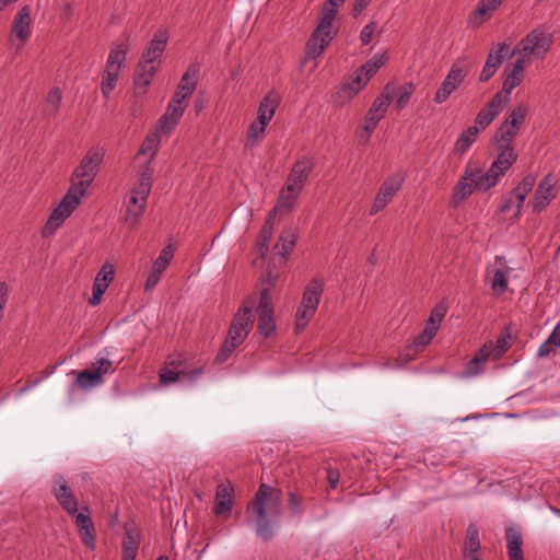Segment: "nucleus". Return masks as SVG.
<instances>
[{"label":"nucleus","mask_w":560,"mask_h":560,"mask_svg":"<svg viewBox=\"0 0 560 560\" xmlns=\"http://www.w3.org/2000/svg\"><path fill=\"white\" fill-rule=\"evenodd\" d=\"M140 546V533L132 527H125L121 542L122 560H135Z\"/></svg>","instance_id":"nucleus-30"},{"label":"nucleus","mask_w":560,"mask_h":560,"mask_svg":"<svg viewBox=\"0 0 560 560\" xmlns=\"http://www.w3.org/2000/svg\"><path fill=\"white\" fill-rule=\"evenodd\" d=\"M302 191L294 188L293 191L287 190V185L282 188L277 205L269 211L270 214L276 217L278 213L291 212L296 198Z\"/></svg>","instance_id":"nucleus-37"},{"label":"nucleus","mask_w":560,"mask_h":560,"mask_svg":"<svg viewBox=\"0 0 560 560\" xmlns=\"http://www.w3.org/2000/svg\"><path fill=\"white\" fill-rule=\"evenodd\" d=\"M525 69V60L516 59L512 66L511 71L506 74L502 91L509 96L512 91L518 86L523 80V72Z\"/></svg>","instance_id":"nucleus-36"},{"label":"nucleus","mask_w":560,"mask_h":560,"mask_svg":"<svg viewBox=\"0 0 560 560\" xmlns=\"http://www.w3.org/2000/svg\"><path fill=\"white\" fill-rule=\"evenodd\" d=\"M88 370L98 373L100 377L103 378L104 375L114 373L116 368L112 360L104 357H96L94 361L91 362Z\"/></svg>","instance_id":"nucleus-49"},{"label":"nucleus","mask_w":560,"mask_h":560,"mask_svg":"<svg viewBox=\"0 0 560 560\" xmlns=\"http://www.w3.org/2000/svg\"><path fill=\"white\" fill-rule=\"evenodd\" d=\"M401 185H402V178L398 175H394V176L386 178L383 182V184L373 201V205L370 210V214L375 215L381 210H383L392 201V199L395 197V195L399 191V189L401 188Z\"/></svg>","instance_id":"nucleus-14"},{"label":"nucleus","mask_w":560,"mask_h":560,"mask_svg":"<svg viewBox=\"0 0 560 560\" xmlns=\"http://www.w3.org/2000/svg\"><path fill=\"white\" fill-rule=\"evenodd\" d=\"M119 78V71L105 68L103 72L101 91L105 98L109 97V94L115 89L117 80Z\"/></svg>","instance_id":"nucleus-44"},{"label":"nucleus","mask_w":560,"mask_h":560,"mask_svg":"<svg viewBox=\"0 0 560 560\" xmlns=\"http://www.w3.org/2000/svg\"><path fill=\"white\" fill-rule=\"evenodd\" d=\"M103 159V149L89 150L72 173L70 188L85 197L88 188L98 173Z\"/></svg>","instance_id":"nucleus-4"},{"label":"nucleus","mask_w":560,"mask_h":560,"mask_svg":"<svg viewBox=\"0 0 560 560\" xmlns=\"http://www.w3.org/2000/svg\"><path fill=\"white\" fill-rule=\"evenodd\" d=\"M282 491L261 483L246 509L247 521L255 526L257 536L270 540L281 514Z\"/></svg>","instance_id":"nucleus-1"},{"label":"nucleus","mask_w":560,"mask_h":560,"mask_svg":"<svg viewBox=\"0 0 560 560\" xmlns=\"http://www.w3.org/2000/svg\"><path fill=\"white\" fill-rule=\"evenodd\" d=\"M168 40V33L165 28H160L155 32L153 38L148 44L147 48L142 52L141 61L155 65L160 63L161 57L165 50Z\"/></svg>","instance_id":"nucleus-20"},{"label":"nucleus","mask_w":560,"mask_h":560,"mask_svg":"<svg viewBox=\"0 0 560 560\" xmlns=\"http://www.w3.org/2000/svg\"><path fill=\"white\" fill-rule=\"evenodd\" d=\"M556 197L555 179L547 175L537 187L533 201V209L540 212Z\"/></svg>","instance_id":"nucleus-25"},{"label":"nucleus","mask_w":560,"mask_h":560,"mask_svg":"<svg viewBox=\"0 0 560 560\" xmlns=\"http://www.w3.org/2000/svg\"><path fill=\"white\" fill-rule=\"evenodd\" d=\"M470 70L471 63L465 57L456 59L453 62L441 86L436 91L434 95V102L438 104L444 103L450 97V95L463 83Z\"/></svg>","instance_id":"nucleus-10"},{"label":"nucleus","mask_w":560,"mask_h":560,"mask_svg":"<svg viewBox=\"0 0 560 560\" xmlns=\"http://www.w3.org/2000/svg\"><path fill=\"white\" fill-rule=\"evenodd\" d=\"M153 182V171L148 165L140 174L138 182L130 191L126 205L125 222L129 226H136L143 215L148 197L151 192Z\"/></svg>","instance_id":"nucleus-3"},{"label":"nucleus","mask_w":560,"mask_h":560,"mask_svg":"<svg viewBox=\"0 0 560 560\" xmlns=\"http://www.w3.org/2000/svg\"><path fill=\"white\" fill-rule=\"evenodd\" d=\"M72 516L74 517L82 542L86 548L94 550L96 547V534L94 524L89 515L88 506H83L81 512H77Z\"/></svg>","instance_id":"nucleus-17"},{"label":"nucleus","mask_w":560,"mask_h":560,"mask_svg":"<svg viewBox=\"0 0 560 560\" xmlns=\"http://www.w3.org/2000/svg\"><path fill=\"white\" fill-rule=\"evenodd\" d=\"M495 264H499L500 268H498L493 272L491 289L497 294L500 295V294H503L508 290V279H506V276H508L509 269L506 271H504L502 269V267L505 265V261H504L503 257H499L498 256L495 258Z\"/></svg>","instance_id":"nucleus-39"},{"label":"nucleus","mask_w":560,"mask_h":560,"mask_svg":"<svg viewBox=\"0 0 560 560\" xmlns=\"http://www.w3.org/2000/svg\"><path fill=\"white\" fill-rule=\"evenodd\" d=\"M446 314V308L443 305H436L429 317L428 325L436 327L439 329V325L442 322Z\"/></svg>","instance_id":"nucleus-59"},{"label":"nucleus","mask_w":560,"mask_h":560,"mask_svg":"<svg viewBox=\"0 0 560 560\" xmlns=\"http://www.w3.org/2000/svg\"><path fill=\"white\" fill-rule=\"evenodd\" d=\"M386 61L387 56L385 52L375 54L370 60L363 63L359 70L363 72L368 79H371L378 71V69L386 63Z\"/></svg>","instance_id":"nucleus-42"},{"label":"nucleus","mask_w":560,"mask_h":560,"mask_svg":"<svg viewBox=\"0 0 560 560\" xmlns=\"http://www.w3.org/2000/svg\"><path fill=\"white\" fill-rule=\"evenodd\" d=\"M506 549L509 560H524L523 555V537L518 528L508 526L505 528Z\"/></svg>","instance_id":"nucleus-29"},{"label":"nucleus","mask_w":560,"mask_h":560,"mask_svg":"<svg viewBox=\"0 0 560 560\" xmlns=\"http://www.w3.org/2000/svg\"><path fill=\"white\" fill-rule=\"evenodd\" d=\"M200 71L198 63L189 65L188 69L183 74L180 82L176 89L175 95L172 100H177L187 105V102L194 93L197 85V78Z\"/></svg>","instance_id":"nucleus-18"},{"label":"nucleus","mask_w":560,"mask_h":560,"mask_svg":"<svg viewBox=\"0 0 560 560\" xmlns=\"http://www.w3.org/2000/svg\"><path fill=\"white\" fill-rule=\"evenodd\" d=\"M31 36V7L24 5L22 7L16 15L14 16L10 40L14 43L15 39L19 40L16 45L18 49H21L26 40Z\"/></svg>","instance_id":"nucleus-16"},{"label":"nucleus","mask_w":560,"mask_h":560,"mask_svg":"<svg viewBox=\"0 0 560 560\" xmlns=\"http://www.w3.org/2000/svg\"><path fill=\"white\" fill-rule=\"evenodd\" d=\"M495 351L491 343L485 345L479 351L475 354L478 359L482 360L485 363L489 360L490 357H493Z\"/></svg>","instance_id":"nucleus-62"},{"label":"nucleus","mask_w":560,"mask_h":560,"mask_svg":"<svg viewBox=\"0 0 560 560\" xmlns=\"http://www.w3.org/2000/svg\"><path fill=\"white\" fill-rule=\"evenodd\" d=\"M536 177L534 175H527L523 178L522 183L517 186L522 190V192L528 194L532 191L533 187L535 186Z\"/></svg>","instance_id":"nucleus-63"},{"label":"nucleus","mask_w":560,"mask_h":560,"mask_svg":"<svg viewBox=\"0 0 560 560\" xmlns=\"http://www.w3.org/2000/svg\"><path fill=\"white\" fill-rule=\"evenodd\" d=\"M52 493L69 515H74L78 512V501L62 476H58L55 479Z\"/></svg>","instance_id":"nucleus-19"},{"label":"nucleus","mask_w":560,"mask_h":560,"mask_svg":"<svg viewBox=\"0 0 560 560\" xmlns=\"http://www.w3.org/2000/svg\"><path fill=\"white\" fill-rule=\"evenodd\" d=\"M72 373L75 374V383L81 389L94 388L104 383V378L100 377L98 373L88 369L80 372L73 371Z\"/></svg>","instance_id":"nucleus-38"},{"label":"nucleus","mask_w":560,"mask_h":560,"mask_svg":"<svg viewBox=\"0 0 560 560\" xmlns=\"http://www.w3.org/2000/svg\"><path fill=\"white\" fill-rule=\"evenodd\" d=\"M503 0H480L469 16V22L474 26H480L490 16L491 12L497 10Z\"/></svg>","instance_id":"nucleus-31"},{"label":"nucleus","mask_w":560,"mask_h":560,"mask_svg":"<svg viewBox=\"0 0 560 560\" xmlns=\"http://www.w3.org/2000/svg\"><path fill=\"white\" fill-rule=\"evenodd\" d=\"M485 362L478 359L476 355L466 364V369L464 371L465 377H475L483 372Z\"/></svg>","instance_id":"nucleus-54"},{"label":"nucleus","mask_w":560,"mask_h":560,"mask_svg":"<svg viewBox=\"0 0 560 560\" xmlns=\"http://www.w3.org/2000/svg\"><path fill=\"white\" fill-rule=\"evenodd\" d=\"M497 159L492 162L490 168L485 173V183L487 186H495L499 179L510 170L516 162L517 153L512 144L497 142Z\"/></svg>","instance_id":"nucleus-11"},{"label":"nucleus","mask_w":560,"mask_h":560,"mask_svg":"<svg viewBox=\"0 0 560 560\" xmlns=\"http://www.w3.org/2000/svg\"><path fill=\"white\" fill-rule=\"evenodd\" d=\"M395 85L386 84L382 93L373 101V104L364 118V125L357 130V137L364 143L370 140L374 129L377 127L380 120L385 116L387 108L394 100Z\"/></svg>","instance_id":"nucleus-5"},{"label":"nucleus","mask_w":560,"mask_h":560,"mask_svg":"<svg viewBox=\"0 0 560 560\" xmlns=\"http://www.w3.org/2000/svg\"><path fill=\"white\" fill-rule=\"evenodd\" d=\"M258 331L268 338L276 329L273 306L270 296V288H264L260 292L259 305H258Z\"/></svg>","instance_id":"nucleus-12"},{"label":"nucleus","mask_w":560,"mask_h":560,"mask_svg":"<svg viewBox=\"0 0 560 560\" xmlns=\"http://www.w3.org/2000/svg\"><path fill=\"white\" fill-rule=\"evenodd\" d=\"M186 106V104H183L177 100H172L168 103L165 114L159 120L160 129L164 133H170L174 130L182 118Z\"/></svg>","instance_id":"nucleus-26"},{"label":"nucleus","mask_w":560,"mask_h":560,"mask_svg":"<svg viewBox=\"0 0 560 560\" xmlns=\"http://www.w3.org/2000/svg\"><path fill=\"white\" fill-rule=\"evenodd\" d=\"M233 487L231 483H220L217 486L215 502L213 513L215 515H223L231 512L233 506Z\"/></svg>","instance_id":"nucleus-28"},{"label":"nucleus","mask_w":560,"mask_h":560,"mask_svg":"<svg viewBox=\"0 0 560 560\" xmlns=\"http://www.w3.org/2000/svg\"><path fill=\"white\" fill-rule=\"evenodd\" d=\"M275 218L272 214L268 213V217L259 232L256 249L261 259L265 258L269 250V243L275 228Z\"/></svg>","instance_id":"nucleus-35"},{"label":"nucleus","mask_w":560,"mask_h":560,"mask_svg":"<svg viewBox=\"0 0 560 560\" xmlns=\"http://www.w3.org/2000/svg\"><path fill=\"white\" fill-rule=\"evenodd\" d=\"M114 266L109 262H105L98 273L95 277L93 283V294L89 300L90 305L96 306L101 303L102 296L114 280Z\"/></svg>","instance_id":"nucleus-21"},{"label":"nucleus","mask_w":560,"mask_h":560,"mask_svg":"<svg viewBox=\"0 0 560 560\" xmlns=\"http://www.w3.org/2000/svg\"><path fill=\"white\" fill-rule=\"evenodd\" d=\"M313 168H314V162L311 158L304 156V158L298 160L293 164V166L287 177V182H285L287 190L293 191L295 188V189L302 191L304 184L308 179Z\"/></svg>","instance_id":"nucleus-15"},{"label":"nucleus","mask_w":560,"mask_h":560,"mask_svg":"<svg viewBox=\"0 0 560 560\" xmlns=\"http://www.w3.org/2000/svg\"><path fill=\"white\" fill-rule=\"evenodd\" d=\"M254 307L255 299H247L244 302V304L238 308L230 325L235 329L248 335L254 325Z\"/></svg>","instance_id":"nucleus-24"},{"label":"nucleus","mask_w":560,"mask_h":560,"mask_svg":"<svg viewBox=\"0 0 560 560\" xmlns=\"http://www.w3.org/2000/svg\"><path fill=\"white\" fill-rule=\"evenodd\" d=\"M510 334L501 335L495 342V346L493 347L495 354L493 355V359H498L510 348Z\"/></svg>","instance_id":"nucleus-60"},{"label":"nucleus","mask_w":560,"mask_h":560,"mask_svg":"<svg viewBox=\"0 0 560 560\" xmlns=\"http://www.w3.org/2000/svg\"><path fill=\"white\" fill-rule=\"evenodd\" d=\"M298 240V234L292 228L284 229L278 243L275 245L273 250L276 255H280L282 260H285L288 255L292 252Z\"/></svg>","instance_id":"nucleus-34"},{"label":"nucleus","mask_w":560,"mask_h":560,"mask_svg":"<svg viewBox=\"0 0 560 560\" xmlns=\"http://www.w3.org/2000/svg\"><path fill=\"white\" fill-rule=\"evenodd\" d=\"M511 57H513V54L508 44L500 43L494 46L490 50L486 63L479 74V81L488 82L495 74L503 61Z\"/></svg>","instance_id":"nucleus-13"},{"label":"nucleus","mask_w":560,"mask_h":560,"mask_svg":"<svg viewBox=\"0 0 560 560\" xmlns=\"http://www.w3.org/2000/svg\"><path fill=\"white\" fill-rule=\"evenodd\" d=\"M324 282L320 278L312 279L306 285L302 301L295 314V330H303L313 318L320 302Z\"/></svg>","instance_id":"nucleus-8"},{"label":"nucleus","mask_w":560,"mask_h":560,"mask_svg":"<svg viewBox=\"0 0 560 560\" xmlns=\"http://www.w3.org/2000/svg\"><path fill=\"white\" fill-rule=\"evenodd\" d=\"M479 133V128L477 126H470L465 130L457 139L455 143V151L458 153L466 152L469 147L476 141L477 136Z\"/></svg>","instance_id":"nucleus-41"},{"label":"nucleus","mask_w":560,"mask_h":560,"mask_svg":"<svg viewBox=\"0 0 560 560\" xmlns=\"http://www.w3.org/2000/svg\"><path fill=\"white\" fill-rule=\"evenodd\" d=\"M288 509L292 515H300L303 513V497L296 492H289Z\"/></svg>","instance_id":"nucleus-55"},{"label":"nucleus","mask_w":560,"mask_h":560,"mask_svg":"<svg viewBox=\"0 0 560 560\" xmlns=\"http://www.w3.org/2000/svg\"><path fill=\"white\" fill-rule=\"evenodd\" d=\"M62 100V94L59 88H52L49 90L45 104H44V114L45 116L51 118L55 117L60 109Z\"/></svg>","instance_id":"nucleus-40"},{"label":"nucleus","mask_w":560,"mask_h":560,"mask_svg":"<svg viewBox=\"0 0 560 560\" xmlns=\"http://www.w3.org/2000/svg\"><path fill=\"white\" fill-rule=\"evenodd\" d=\"M279 105V97L277 94L269 92L259 103L257 114L268 116L272 118L275 116L276 109Z\"/></svg>","instance_id":"nucleus-45"},{"label":"nucleus","mask_w":560,"mask_h":560,"mask_svg":"<svg viewBox=\"0 0 560 560\" xmlns=\"http://www.w3.org/2000/svg\"><path fill=\"white\" fill-rule=\"evenodd\" d=\"M436 327L427 324L424 329L415 338L413 347L418 348L429 345L436 335Z\"/></svg>","instance_id":"nucleus-51"},{"label":"nucleus","mask_w":560,"mask_h":560,"mask_svg":"<svg viewBox=\"0 0 560 560\" xmlns=\"http://www.w3.org/2000/svg\"><path fill=\"white\" fill-rule=\"evenodd\" d=\"M480 550L479 532L475 525H469L466 530L464 555L474 553Z\"/></svg>","instance_id":"nucleus-46"},{"label":"nucleus","mask_w":560,"mask_h":560,"mask_svg":"<svg viewBox=\"0 0 560 560\" xmlns=\"http://www.w3.org/2000/svg\"><path fill=\"white\" fill-rule=\"evenodd\" d=\"M345 0H328L324 3L316 28L305 44L303 63L318 58L338 34V27L334 25L337 9Z\"/></svg>","instance_id":"nucleus-2"},{"label":"nucleus","mask_w":560,"mask_h":560,"mask_svg":"<svg viewBox=\"0 0 560 560\" xmlns=\"http://www.w3.org/2000/svg\"><path fill=\"white\" fill-rule=\"evenodd\" d=\"M485 173L477 163L469 162L464 174L453 188L452 202L457 206L467 199L475 190L487 191L493 186H485Z\"/></svg>","instance_id":"nucleus-6"},{"label":"nucleus","mask_w":560,"mask_h":560,"mask_svg":"<svg viewBox=\"0 0 560 560\" xmlns=\"http://www.w3.org/2000/svg\"><path fill=\"white\" fill-rule=\"evenodd\" d=\"M526 196V192H522L520 188L515 187L511 192L510 199L502 206L501 211H509L513 207L514 201L517 211H520Z\"/></svg>","instance_id":"nucleus-53"},{"label":"nucleus","mask_w":560,"mask_h":560,"mask_svg":"<svg viewBox=\"0 0 560 560\" xmlns=\"http://www.w3.org/2000/svg\"><path fill=\"white\" fill-rule=\"evenodd\" d=\"M158 70L156 65H150L143 61H139L136 73H135V86L139 93H144L147 88L150 85L155 72Z\"/></svg>","instance_id":"nucleus-32"},{"label":"nucleus","mask_w":560,"mask_h":560,"mask_svg":"<svg viewBox=\"0 0 560 560\" xmlns=\"http://www.w3.org/2000/svg\"><path fill=\"white\" fill-rule=\"evenodd\" d=\"M203 373V366H198L192 370L182 371V378L187 380L189 382L196 381Z\"/></svg>","instance_id":"nucleus-64"},{"label":"nucleus","mask_w":560,"mask_h":560,"mask_svg":"<svg viewBox=\"0 0 560 560\" xmlns=\"http://www.w3.org/2000/svg\"><path fill=\"white\" fill-rule=\"evenodd\" d=\"M84 196L79 195L75 190L69 187L67 194L63 196L59 205L54 209L46 224L43 228V236L48 237L52 235L58 228L68 219L72 212L79 207Z\"/></svg>","instance_id":"nucleus-9"},{"label":"nucleus","mask_w":560,"mask_h":560,"mask_svg":"<svg viewBox=\"0 0 560 560\" xmlns=\"http://www.w3.org/2000/svg\"><path fill=\"white\" fill-rule=\"evenodd\" d=\"M247 336V334H244L230 325L228 336L215 357V361L218 363H224L231 357L233 351L244 342Z\"/></svg>","instance_id":"nucleus-27"},{"label":"nucleus","mask_w":560,"mask_h":560,"mask_svg":"<svg viewBox=\"0 0 560 560\" xmlns=\"http://www.w3.org/2000/svg\"><path fill=\"white\" fill-rule=\"evenodd\" d=\"M528 108L524 104L516 105L510 115L505 118L504 122L520 131L522 125L525 121Z\"/></svg>","instance_id":"nucleus-43"},{"label":"nucleus","mask_w":560,"mask_h":560,"mask_svg":"<svg viewBox=\"0 0 560 560\" xmlns=\"http://www.w3.org/2000/svg\"><path fill=\"white\" fill-rule=\"evenodd\" d=\"M509 101L510 97L506 94L503 96L502 92H497L487 104L486 108L490 110L494 116H497L503 109L504 105L509 103Z\"/></svg>","instance_id":"nucleus-52"},{"label":"nucleus","mask_w":560,"mask_h":560,"mask_svg":"<svg viewBox=\"0 0 560 560\" xmlns=\"http://www.w3.org/2000/svg\"><path fill=\"white\" fill-rule=\"evenodd\" d=\"M376 27V22L372 21L362 28L360 33V40L362 45H369L371 43L372 37L375 34Z\"/></svg>","instance_id":"nucleus-61"},{"label":"nucleus","mask_w":560,"mask_h":560,"mask_svg":"<svg viewBox=\"0 0 560 560\" xmlns=\"http://www.w3.org/2000/svg\"><path fill=\"white\" fill-rule=\"evenodd\" d=\"M174 256V248L172 245L165 246L160 253L159 257L154 260L152 265V270L150 271L144 289L145 291H151L159 283L160 278L164 270L167 268L171 259Z\"/></svg>","instance_id":"nucleus-23"},{"label":"nucleus","mask_w":560,"mask_h":560,"mask_svg":"<svg viewBox=\"0 0 560 560\" xmlns=\"http://www.w3.org/2000/svg\"><path fill=\"white\" fill-rule=\"evenodd\" d=\"M494 118H495V116L490 110H488L486 107H483L477 114L475 122L478 128L480 127V128L485 129L492 122V120Z\"/></svg>","instance_id":"nucleus-58"},{"label":"nucleus","mask_w":560,"mask_h":560,"mask_svg":"<svg viewBox=\"0 0 560 560\" xmlns=\"http://www.w3.org/2000/svg\"><path fill=\"white\" fill-rule=\"evenodd\" d=\"M265 129L266 128L264 126L259 125L256 121H253L247 131L248 142H252V145H254L264 137Z\"/></svg>","instance_id":"nucleus-57"},{"label":"nucleus","mask_w":560,"mask_h":560,"mask_svg":"<svg viewBox=\"0 0 560 560\" xmlns=\"http://www.w3.org/2000/svg\"><path fill=\"white\" fill-rule=\"evenodd\" d=\"M160 143V136L158 132H152L147 136L144 139L138 154L139 155H149L148 163L155 156L158 147Z\"/></svg>","instance_id":"nucleus-47"},{"label":"nucleus","mask_w":560,"mask_h":560,"mask_svg":"<svg viewBox=\"0 0 560 560\" xmlns=\"http://www.w3.org/2000/svg\"><path fill=\"white\" fill-rule=\"evenodd\" d=\"M415 90L416 85L412 82H407L400 85L398 89L395 86L396 95L394 98L397 97L396 107L398 110L402 109L409 103Z\"/></svg>","instance_id":"nucleus-48"},{"label":"nucleus","mask_w":560,"mask_h":560,"mask_svg":"<svg viewBox=\"0 0 560 560\" xmlns=\"http://www.w3.org/2000/svg\"><path fill=\"white\" fill-rule=\"evenodd\" d=\"M517 133L518 131L515 128L503 121L494 136V140L495 142L512 144Z\"/></svg>","instance_id":"nucleus-50"},{"label":"nucleus","mask_w":560,"mask_h":560,"mask_svg":"<svg viewBox=\"0 0 560 560\" xmlns=\"http://www.w3.org/2000/svg\"><path fill=\"white\" fill-rule=\"evenodd\" d=\"M182 377V371H174L170 368H164L160 371V382L162 385H168L177 382Z\"/></svg>","instance_id":"nucleus-56"},{"label":"nucleus","mask_w":560,"mask_h":560,"mask_svg":"<svg viewBox=\"0 0 560 560\" xmlns=\"http://www.w3.org/2000/svg\"><path fill=\"white\" fill-rule=\"evenodd\" d=\"M129 50L128 37L122 42H116L112 45L106 67L113 70H120V67L125 63L127 52Z\"/></svg>","instance_id":"nucleus-33"},{"label":"nucleus","mask_w":560,"mask_h":560,"mask_svg":"<svg viewBox=\"0 0 560 560\" xmlns=\"http://www.w3.org/2000/svg\"><path fill=\"white\" fill-rule=\"evenodd\" d=\"M359 69L341 85L337 93V101L340 104L350 102L370 81Z\"/></svg>","instance_id":"nucleus-22"},{"label":"nucleus","mask_w":560,"mask_h":560,"mask_svg":"<svg viewBox=\"0 0 560 560\" xmlns=\"http://www.w3.org/2000/svg\"><path fill=\"white\" fill-rule=\"evenodd\" d=\"M552 44V36L540 27L529 32L521 42L511 50L513 56L518 55V59L526 61L529 57L544 59Z\"/></svg>","instance_id":"nucleus-7"}]
</instances>
